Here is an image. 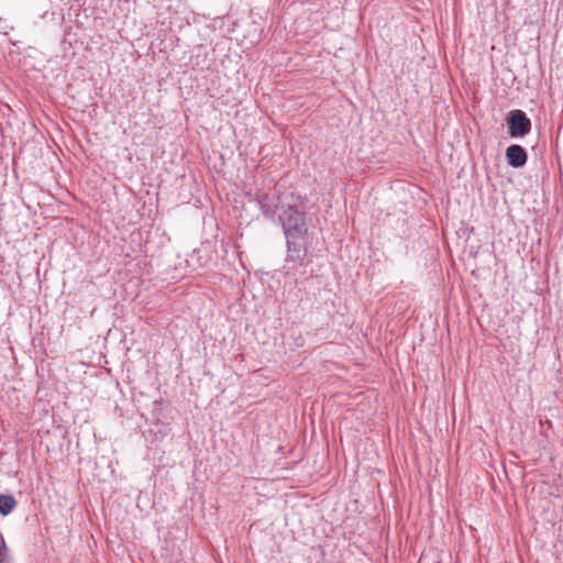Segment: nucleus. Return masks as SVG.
I'll list each match as a JSON object with an SVG mask.
<instances>
[{
    "mask_svg": "<svg viewBox=\"0 0 563 563\" xmlns=\"http://www.w3.org/2000/svg\"><path fill=\"white\" fill-rule=\"evenodd\" d=\"M287 203L279 216L280 222L287 246V260L292 262H301L307 253L306 239L308 235V225L303 211L298 209L299 206L305 205V198L301 200H283Z\"/></svg>",
    "mask_w": 563,
    "mask_h": 563,
    "instance_id": "f257e3e1",
    "label": "nucleus"
},
{
    "mask_svg": "<svg viewBox=\"0 0 563 563\" xmlns=\"http://www.w3.org/2000/svg\"><path fill=\"white\" fill-rule=\"evenodd\" d=\"M301 200V196L295 195L291 191L282 190L280 187L276 186L268 191L258 190L256 192V201L262 211V213L269 219H274V216L277 210L282 211L286 208L287 203H284L283 200Z\"/></svg>",
    "mask_w": 563,
    "mask_h": 563,
    "instance_id": "f03ea898",
    "label": "nucleus"
},
{
    "mask_svg": "<svg viewBox=\"0 0 563 563\" xmlns=\"http://www.w3.org/2000/svg\"><path fill=\"white\" fill-rule=\"evenodd\" d=\"M508 133L511 137H523L531 130V121L521 110H512L507 118Z\"/></svg>",
    "mask_w": 563,
    "mask_h": 563,
    "instance_id": "7ed1b4c3",
    "label": "nucleus"
},
{
    "mask_svg": "<svg viewBox=\"0 0 563 563\" xmlns=\"http://www.w3.org/2000/svg\"><path fill=\"white\" fill-rule=\"evenodd\" d=\"M506 158L508 165L518 168L522 167L527 163L528 156L526 150L522 146L512 144L506 150Z\"/></svg>",
    "mask_w": 563,
    "mask_h": 563,
    "instance_id": "20e7f679",
    "label": "nucleus"
},
{
    "mask_svg": "<svg viewBox=\"0 0 563 563\" xmlns=\"http://www.w3.org/2000/svg\"><path fill=\"white\" fill-rule=\"evenodd\" d=\"M16 507V500L12 495H0V514L8 516Z\"/></svg>",
    "mask_w": 563,
    "mask_h": 563,
    "instance_id": "39448f33",
    "label": "nucleus"
},
{
    "mask_svg": "<svg viewBox=\"0 0 563 563\" xmlns=\"http://www.w3.org/2000/svg\"><path fill=\"white\" fill-rule=\"evenodd\" d=\"M10 558L8 554V548L3 537L0 534V563H9Z\"/></svg>",
    "mask_w": 563,
    "mask_h": 563,
    "instance_id": "423d86ee",
    "label": "nucleus"
}]
</instances>
